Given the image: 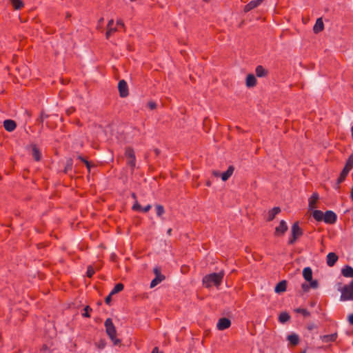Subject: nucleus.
Here are the masks:
<instances>
[{
	"mask_svg": "<svg viewBox=\"0 0 353 353\" xmlns=\"http://www.w3.org/2000/svg\"><path fill=\"white\" fill-rule=\"evenodd\" d=\"M224 276V273L220 272L219 273H212L206 275L203 279V285L206 288H210L213 285L219 287L222 283Z\"/></svg>",
	"mask_w": 353,
	"mask_h": 353,
	"instance_id": "1",
	"label": "nucleus"
},
{
	"mask_svg": "<svg viewBox=\"0 0 353 353\" xmlns=\"http://www.w3.org/2000/svg\"><path fill=\"white\" fill-rule=\"evenodd\" d=\"M105 327L107 334L110 338L114 345L120 343V340L117 338V330L111 319L108 318L105 321Z\"/></svg>",
	"mask_w": 353,
	"mask_h": 353,
	"instance_id": "2",
	"label": "nucleus"
},
{
	"mask_svg": "<svg viewBox=\"0 0 353 353\" xmlns=\"http://www.w3.org/2000/svg\"><path fill=\"white\" fill-rule=\"evenodd\" d=\"M341 301L353 300V280L348 284L345 285L341 290Z\"/></svg>",
	"mask_w": 353,
	"mask_h": 353,
	"instance_id": "3",
	"label": "nucleus"
},
{
	"mask_svg": "<svg viewBox=\"0 0 353 353\" xmlns=\"http://www.w3.org/2000/svg\"><path fill=\"white\" fill-rule=\"evenodd\" d=\"M291 236L289 239L288 243L292 245L303 234V231L300 228L299 223H294L291 228Z\"/></svg>",
	"mask_w": 353,
	"mask_h": 353,
	"instance_id": "4",
	"label": "nucleus"
},
{
	"mask_svg": "<svg viewBox=\"0 0 353 353\" xmlns=\"http://www.w3.org/2000/svg\"><path fill=\"white\" fill-rule=\"evenodd\" d=\"M125 156L128 159L127 163L132 168H134L136 165L135 154L132 148H128L125 151Z\"/></svg>",
	"mask_w": 353,
	"mask_h": 353,
	"instance_id": "5",
	"label": "nucleus"
},
{
	"mask_svg": "<svg viewBox=\"0 0 353 353\" xmlns=\"http://www.w3.org/2000/svg\"><path fill=\"white\" fill-rule=\"evenodd\" d=\"M119 95L121 97H126L129 94L128 87L125 80H121L118 84Z\"/></svg>",
	"mask_w": 353,
	"mask_h": 353,
	"instance_id": "6",
	"label": "nucleus"
},
{
	"mask_svg": "<svg viewBox=\"0 0 353 353\" xmlns=\"http://www.w3.org/2000/svg\"><path fill=\"white\" fill-rule=\"evenodd\" d=\"M336 219L337 216L334 212L331 210H327L325 212L323 216V221L325 223L333 224L336 221Z\"/></svg>",
	"mask_w": 353,
	"mask_h": 353,
	"instance_id": "7",
	"label": "nucleus"
},
{
	"mask_svg": "<svg viewBox=\"0 0 353 353\" xmlns=\"http://www.w3.org/2000/svg\"><path fill=\"white\" fill-rule=\"evenodd\" d=\"M231 325V321L227 318L220 319L216 324V327L219 330H224Z\"/></svg>",
	"mask_w": 353,
	"mask_h": 353,
	"instance_id": "8",
	"label": "nucleus"
},
{
	"mask_svg": "<svg viewBox=\"0 0 353 353\" xmlns=\"http://www.w3.org/2000/svg\"><path fill=\"white\" fill-rule=\"evenodd\" d=\"M288 230V225L285 221L281 220L279 225L275 229V234L280 236L284 234Z\"/></svg>",
	"mask_w": 353,
	"mask_h": 353,
	"instance_id": "9",
	"label": "nucleus"
},
{
	"mask_svg": "<svg viewBox=\"0 0 353 353\" xmlns=\"http://www.w3.org/2000/svg\"><path fill=\"white\" fill-rule=\"evenodd\" d=\"M3 127L8 132H12L17 128V124L14 121L11 119H7L3 121Z\"/></svg>",
	"mask_w": 353,
	"mask_h": 353,
	"instance_id": "10",
	"label": "nucleus"
},
{
	"mask_svg": "<svg viewBox=\"0 0 353 353\" xmlns=\"http://www.w3.org/2000/svg\"><path fill=\"white\" fill-rule=\"evenodd\" d=\"M263 0H253L249 2L247 5L244 7V12H248L252 9L258 7L261 3Z\"/></svg>",
	"mask_w": 353,
	"mask_h": 353,
	"instance_id": "11",
	"label": "nucleus"
},
{
	"mask_svg": "<svg viewBox=\"0 0 353 353\" xmlns=\"http://www.w3.org/2000/svg\"><path fill=\"white\" fill-rule=\"evenodd\" d=\"M117 31V28L114 26V20L110 19L108 21L107 26V31L105 33V37L107 39H109L111 35H112Z\"/></svg>",
	"mask_w": 353,
	"mask_h": 353,
	"instance_id": "12",
	"label": "nucleus"
},
{
	"mask_svg": "<svg viewBox=\"0 0 353 353\" xmlns=\"http://www.w3.org/2000/svg\"><path fill=\"white\" fill-rule=\"evenodd\" d=\"M319 194L316 192H314L312 196L309 198L308 200V205L310 210H312L316 208V204L317 201L319 200Z\"/></svg>",
	"mask_w": 353,
	"mask_h": 353,
	"instance_id": "13",
	"label": "nucleus"
},
{
	"mask_svg": "<svg viewBox=\"0 0 353 353\" xmlns=\"http://www.w3.org/2000/svg\"><path fill=\"white\" fill-rule=\"evenodd\" d=\"M151 208H152V205L150 204H148L146 206H145L144 208H143L137 201H136L132 206V210L134 211L147 212L151 209Z\"/></svg>",
	"mask_w": 353,
	"mask_h": 353,
	"instance_id": "14",
	"label": "nucleus"
},
{
	"mask_svg": "<svg viewBox=\"0 0 353 353\" xmlns=\"http://www.w3.org/2000/svg\"><path fill=\"white\" fill-rule=\"evenodd\" d=\"M338 260V256L334 252H330L327 255V264L330 267H332Z\"/></svg>",
	"mask_w": 353,
	"mask_h": 353,
	"instance_id": "15",
	"label": "nucleus"
},
{
	"mask_svg": "<svg viewBox=\"0 0 353 353\" xmlns=\"http://www.w3.org/2000/svg\"><path fill=\"white\" fill-rule=\"evenodd\" d=\"M324 29L323 21L321 18L317 19L316 23L314 26L313 31L315 33H319Z\"/></svg>",
	"mask_w": 353,
	"mask_h": 353,
	"instance_id": "16",
	"label": "nucleus"
},
{
	"mask_svg": "<svg viewBox=\"0 0 353 353\" xmlns=\"http://www.w3.org/2000/svg\"><path fill=\"white\" fill-rule=\"evenodd\" d=\"M256 84V79L252 74H249L246 77V85L248 88L255 86Z\"/></svg>",
	"mask_w": 353,
	"mask_h": 353,
	"instance_id": "17",
	"label": "nucleus"
},
{
	"mask_svg": "<svg viewBox=\"0 0 353 353\" xmlns=\"http://www.w3.org/2000/svg\"><path fill=\"white\" fill-rule=\"evenodd\" d=\"M343 276L347 278L353 277V268L350 265H345L341 270Z\"/></svg>",
	"mask_w": 353,
	"mask_h": 353,
	"instance_id": "18",
	"label": "nucleus"
},
{
	"mask_svg": "<svg viewBox=\"0 0 353 353\" xmlns=\"http://www.w3.org/2000/svg\"><path fill=\"white\" fill-rule=\"evenodd\" d=\"M234 167L230 165L228 167V170L221 174V179L223 181H227L233 174L234 172Z\"/></svg>",
	"mask_w": 353,
	"mask_h": 353,
	"instance_id": "19",
	"label": "nucleus"
},
{
	"mask_svg": "<svg viewBox=\"0 0 353 353\" xmlns=\"http://www.w3.org/2000/svg\"><path fill=\"white\" fill-rule=\"evenodd\" d=\"M287 339L292 345H296L299 342V335L295 333L289 334Z\"/></svg>",
	"mask_w": 353,
	"mask_h": 353,
	"instance_id": "20",
	"label": "nucleus"
},
{
	"mask_svg": "<svg viewBox=\"0 0 353 353\" xmlns=\"http://www.w3.org/2000/svg\"><path fill=\"white\" fill-rule=\"evenodd\" d=\"M303 278L307 281L312 279V270L310 267L305 268L303 270Z\"/></svg>",
	"mask_w": 353,
	"mask_h": 353,
	"instance_id": "21",
	"label": "nucleus"
},
{
	"mask_svg": "<svg viewBox=\"0 0 353 353\" xmlns=\"http://www.w3.org/2000/svg\"><path fill=\"white\" fill-rule=\"evenodd\" d=\"M255 73L258 77H263L268 74V71L262 65H258L255 69Z\"/></svg>",
	"mask_w": 353,
	"mask_h": 353,
	"instance_id": "22",
	"label": "nucleus"
},
{
	"mask_svg": "<svg viewBox=\"0 0 353 353\" xmlns=\"http://www.w3.org/2000/svg\"><path fill=\"white\" fill-rule=\"evenodd\" d=\"M281 212V209L279 207H274L268 212V221H272L276 215H277Z\"/></svg>",
	"mask_w": 353,
	"mask_h": 353,
	"instance_id": "23",
	"label": "nucleus"
},
{
	"mask_svg": "<svg viewBox=\"0 0 353 353\" xmlns=\"http://www.w3.org/2000/svg\"><path fill=\"white\" fill-rule=\"evenodd\" d=\"M165 279V276L162 274H158L156 276V277L152 280L150 283V288H154L156 285H157L159 283H161L162 281Z\"/></svg>",
	"mask_w": 353,
	"mask_h": 353,
	"instance_id": "24",
	"label": "nucleus"
},
{
	"mask_svg": "<svg viewBox=\"0 0 353 353\" xmlns=\"http://www.w3.org/2000/svg\"><path fill=\"white\" fill-rule=\"evenodd\" d=\"M312 216L316 221H323L324 214L322 211L316 210L313 211Z\"/></svg>",
	"mask_w": 353,
	"mask_h": 353,
	"instance_id": "25",
	"label": "nucleus"
},
{
	"mask_svg": "<svg viewBox=\"0 0 353 353\" xmlns=\"http://www.w3.org/2000/svg\"><path fill=\"white\" fill-rule=\"evenodd\" d=\"M286 281H282L279 282L275 287V292H282L286 290Z\"/></svg>",
	"mask_w": 353,
	"mask_h": 353,
	"instance_id": "26",
	"label": "nucleus"
},
{
	"mask_svg": "<svg viewBox=\"0 0 353 353\" xmlns=\"http://www.w3.org/2000/svg\"><path fill=\"white\" fill-rule=\"evenodd\" d=\"M349 172H350L349 170H347L345 168H343L342 172L340 174L339 177L337 179V183L340 184L341 183H342L345 179L346 176L349 174Z\"/></svg>",
	"mask_w": 353,
	"mask_h": 353,
	"instance_id": "27",
	"label": "nucleus"
},
{
	"mask_svg": "<svg viewBox=\"0 0 353 353\" xmlns=\"http://www.w3.org/2000/svg\"><path fill=\"white\" fill-rule=\"evenodd\" d=\"M290 319V316L289 314L285 312H281L279 316V321L280 323H282L287 322L288 321H289Z\"/></svg>",
	"mask_w": 353,
	"mask_h": 353,
	"instance_id": "28",
	"label": "nucleus"
},
{
	"mask_svg": "<svg viewBox=\"0 0 353 353\" xmlns=\"http://www.w3.org/2000/svg\"><path fill=\"white\" fill-rule=\"evenodd\" d=\"M12 6L15 10H19L23 7V3L21 0H10Z\"/></svg>",
	"mask_w": 353,
	"mask_h": 353,
	"instance_id": "29",
	"label": "nucleus"
},
{
	"mask_svg": "<svg viewBox=\"0 0 353 353\" xmlns=\"http://www.w3.org/2000/svg\"><path fill=\"white\" fill-rule=\"evenodd\" d=\"M352 168H353V154H351L348 157L344 168L347 170L350 171L352 169Z\"/></svg>",
	"mask_w": 353,
	"mask_h": 353,
	"instance_id": "30",
	"label": "nucleus"
},
{
	"mask_svg": "<svg viewBox=\"0 0 353 353\" xmlns=\"http://www.w3.org/2000/svg\"><path fill=\"white\" fill-rule=\"evenodd\" d=\"M32 157L37 161H39L41 159V154L39 150L36 145L32 147Z\"/></svg>",
	"mask_w": 353,
	"mask_h": 353,
	"instance_id": "31",
	"label": "nucleus"
},
{
	"mask_svg": "<svg viewBox=\"0 0 353 353\" xmlns=\"http://www.w3.org/2000/svg\"><path fill=\"white\" fill-rule=\"evenodd\" d=\"M123 285L121 283H117L115 285V286L114 287V288L111 290L110 293L111 294H115L121 291H122L123 290Z\"/></svg>",
	"mask_w": 353,
	"mask_h": 353,
	"instance_id": "32",
	"label": "nucleus"
},
{
	"mask_svg": "<svg viewBox=\"0 0 353 353\" xmlns=\"http://www.w3.org/2000/svg\"><path fill=\"white\" fill-rule=\"evenodd\" d=\"M337 338L336 334H332L329 335H325L323 337V341L324 342H330V341H334Z\"/></svg>",
	"mask_w": 353,
	"mask_h": 353,
	"instance_id": "33",
	"label": "nucleus"
},
{
	"mask_svg": "<svg viewBox=\"0 0 353 353\" xmlns=\"http://www.w3.org/2000/svg\"><path fill=\"white\" fill-rule=\"evenodd\" d=\"M295 312L301 314L304 316H309L310 315V312L304 308H296Z\"/></svg>",
	"mask_w": 353,
	"mask_h": 353,
	"instance_id": "34",
	"label": "nucleus"
},
{
	"mask_svg": "<svg viewBox=\"0 0 353 353\" xmlns=\"http://www.w3.org/2000/svg\"><path fill=\"white\" fill-rule=\"evenodd\" d=\"M156 211H157V214L159 216H161L165 212L163 207L161 205H157L156 206Z\"/></svg>",
	"mask_w": 353,
	"mask_h": 353,
	"instance_id": "35",
	"label": "nucleus"
},
{
	"mask_svg": "<svg viewBox=\"0 0 353 353\" xmlns=\"http://www.w3.org/2000/svg\"><path fill=\"white\" fill-rule=\"evenodd\" d=\"M310 282V288H314V289H316L318 288L319 286V283H318V281L316 280H311V281H308Z\"/></svg>",
	"mask_w": 353,
	"mask_h": 353,
	"instance_id": "36",
	"label": "nucleus"
},
{
	"mask_svg": "<svg viewBox=\"0 0 353 353\" xmlns=\"http://www.w3.org/2000/svg\"><path fill=\"white\" fill-rule=\"evenodd\" d=\"M86 274L88 277H90V278L92 277L93 276V274H94V269L91 266H89L88 268Z\"/></svg>",
	"mask_w": 353,
	"mask_h": 353,
	"instance_id": "37",
	"label": "nucleus"
},
{
	"mask_svg": "<svg viewBox=\"0 0 353 353\" xmlns=\"http://www.w3.org/2000/svg\"><path fill=\"white\" fill-rule=\"evenodd\" d=\"M79 159L81 161H83V163H85V165H86L87 168L88 169V170H90V163H89L87 160H85V159H83L82 157H79Z\"/></svg>",
	"mask_w": 353,
	"mask_h": 353,
	"instance_id": "38",
	"label": "nucleus"
},
{
	"mask_svg": "<svg viewBox=\"0 0 353 353\" xmlns=\"http://www.w3.org/2000/svg\"><path fill=\"white\" fill-rule=\"evenodd\" d=\"M85 312L82 314L83 316L90 317L89 311L91 310L89 306H86L84 308Z\"/></svg>",
	"mask_w": 353,
	"mask_h": 353,
	"instance_id": "39",
	"label": "nucleus"
},
{
	"mask_svg": "<svg viewBox=\"0 0 353 353\" xmlns=\"http://www.w3.org/2000/svg\"><path fill=\"white\" fill-rule=\"evenodd\" d=\"M113 294H111V293H110V294L105 298V302L106 304H110V302H111V297Z\"/></svg>",
	"mask_w": 353,
	"mask_h": 353,
	"instance_id": "40",
	"label": "nucleus"
},
{
	"mask_svg": "<svg viewBox=\"0 0 353 353\" xmlns=\"http://www.w3.org/2000/svg\"><path fill=\"white\" fill-rule=\"evenodd\" d=\"M117 26H121V27L123 28L124 27V23H123L122 20H117Z\"/></svg>",
	"mask_w": 353,
	"mask_h": 353,
	"instance_id": "41",
	"label": "nucleus"
},
{
	"mask_svg": "<svg viewBox=\"0 0 353 353\" xmlns=\"http://www.w3.org/2000/svg\"><path fill=\"white\" fill-rule=\"evenodd\" d=\"M148 106L150 107V109H154L156 108V103L154 102H150L148 103Z\"/></svg>",
	"mask_w": 353,
	"mask_h": 353,
	"instance_id": "42",
	"label": "nucleus"
},
{
	"mask_svg": "<svg viewBox=\"0 0 353 353\" xmlns=\"http://www.w3.org/2000/svg\"><path fill=\"white\" fill-rule=\"evenodd\" d=\"M348 321H349V323H350L351 325H353V314H351L348 316Z\"/></svg>",
	"mask_w": 353,
	"mask_h": 353,
	"instance_id": "43",
	"label": "nucleus"
},
{
	"mask_svg": "<svg viewBox=\"0 0 353 353\" xmlns=\"http://www.w3.org/2000/svg\"><path fill=\"white\" fill-rule=\"evenodd\" d=\"M154 272L156 274V276L158 275V274H161V272H160V270L157 268H155L154 269Z\"/></svg>",
	"mask_w": 353,
	"mask_h": 353,
	"instance_id": "44",
	"label": "nucleus"
},
{
	"mask_svg": "<svg viewBox=\"0 0 353 353\" xmlns=\"http://www.w3.org/2000/svg\"><path fill=\"white\" fill-rule=\"evenodd\" d=\"M302 288L303 289L304 291H307L309 286L307 284H303Z\"/></svg>",
	"mask_w": 353,
	"mask_h": 353,
	"instance_id": "45",
	"label": "nucleus"
},
{
	"mask_svg": "<svg viewBox=\"0 0 353 353\" xmlns=\"http://www.w3.org/2000/svg\"><path fill=\"white\" fill-rule=\"evenodd\" d=\"M151 353H159V348H158V347H155L152 350V352H151Z\"/></svg>",
	"mask_w": 353,
	"mask_h": 353,
	"instance_id": "46",
	"label": "nucleus"
},
{
	"mask_svg": "<svg viewBox=\"0 0 353 353\" xmlns=\"http://www.w3.org/2000/svg\"><path fill=\"white\" fill-rule=\"evenodd\" d=\"M213 174L215 176H219V172L218 171H214L213 172Z\"/></svg>",
	"mask_w": 353,
	"mask_h": 353,
	"instance_id": "47",
	"label": "nucleus"
},
{
	"mask_svg": "<svg viewBox=\"0 0 353 353\" xmlns=\"http://www.w3.org/2000/svg\"><path fill=\"white\" fill-rule=\"evenodd\" d=\"M351 199L353 201V186L351 190V194H350Z\"/></svg>",
	"mask_w": 353,
	"mask_h": 353,
	"instance_id": "48",
	"label": "nucleus"
},
{
	"mask_svg": "<svg viewBox=\"0 0 353 353\" xmlns=\"http://www.w3.org/2000/svg\"><path fill=\"white\" fill-rule=\"evenodd\" d=\"M132 196L134 199H136V194H135L134 193H132Z\"/></svg>",
	"mask_w": 353,
	"mask_h": 353,
	"instance_id": "49",
	"label": "nucleus"
},
{
	"mask_svg": "<svg viewBox=\"0 0 353 353\" xmlns=\"http://www.w3.org/2000/svg\"><path fill=\"white\" fill-rule=\"evenodd\" d=\"M171 232H172V229H169V230H168V233L169 234H171Z\"/></svg>",
	"mask_w": 353,
	"mask_h": 353,
	"instance_id": "50",
	"label": "nucleus"
},
{
	"mask_svg": "<svg viewBox=\"0 0 353 353\" xmlns=\"http://www.w3.org/2000/svg\"><path fill=\"white\" fill-rule=\"evenodd\" d=\"M207 185L210 186V182H208V183H207Z\"/></svg>",
	"mask_w": 353,
	"mask_h": 353,
	"instance_id": "51",
	"label": "nucleus"
},
{
	"mask_svg": "<svg viewBox=\"0 0 353 353\" xmlns=\"http://www.w3.org/2000/svg\"><path fill=\"white\" fill-rule=\"evenodd\" d=\"M301 353H306V352H305V351H303V352H301Z\"/></svg>",
	"mask_w": 353,
	"mask_h": 353,
	"instance_id": "52",
	"label": "nucleus"
}]
</instances>
